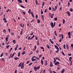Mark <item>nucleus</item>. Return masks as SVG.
Returning <instances> with one entry per match:
<instances>
[{"label":"nucleus","mask_w":73,"mask_h":73,"mask_svg":"<svg viewBox=\"0 0 73 73\" xmlns=\"http://www.w3.org/2000/svg\"><path fill=\"white\" fill-rule=\"evenodd\" d=\"M43 11H42V9H41V15H42L43 14Z\"/></svg>","instance_id":"41"},{"label":"nucleus","mask_w":73,"mask_h":73,"mask_svg":"<svg viewBox=\"0 0 73 73\" xmlns=\"http://www.w3.org/2000/svg\"><path fill=\"white\" fill-rule=\"evenodd\" d=\"M20 52H19L18 53V57H20Z\"/></svg>","instance_id":"44"},{"label":"nucleus","mask_w":73,"mask_h":73,"mask_svg":"<svg viewBox=\"0 0 73 73\" xmlns=\"http://www.w3.org/2000/svg\"><path fill=\"white\" fill-rule=\"evenodd\" d=\"M62 21H63V23L64 24H65V19H63L62 20Z\"/></svg>","instance_id":"26"},{"label":"nucleus","mask_w":73,"mask_h":73,"mask_svg":"<svg viewBox=\"0 0 73 73\" xmlns=\"http://www.w3.org/2000/svg\"><path fill=\"white\" fill-rule=\"evenodd\" d=\"M35 52L36 53H38V50H36V51Z\"/></svg>","instance_id":"60"},{"label":"nucleus","mask_w":73,"mask_h":73,"mask_svg":"<svg viewBox=\"0 0 73 73\" xmlns=\"http://www.w3.org/2000/svg\"><path fill=\"white\" fill-rule=\"evenodd\" d=\"M41 63L42 65H43V64H44V62H43V60H42V59H41Z\"/></svg>","instance_id":"12"},{"label":"nucleus","mask_w":73,"mask_h":73,"mask_svg":"<svg viewBox=\"0 0 73 73\" xmlns=\"http://www.w3.org/2000/svg\"><path fill=\"white\" fill-rule=\"evenodd\" d=\"M66 13L67 14H68V16H70V12H69V11L67 12Z\"/></svg>","instance_id":"8"},{"label":"nucleus","mask_w":73,"mask_h":73,"mask_svg":"<svg viewBox=\"0 0 73 73\" xmlns=\"http://www.w3.org/2000/svg\"><path fill=\"white\" fill-rule=\"evenodd\" d=\"M54 20L55 21H57V18H55Z\"/></svg>","instance_id":"55"},{"label":"nucleus","mask_w":73,"mask_h":73,"mask_svg":"<svg viewBox=\"0 0 73 73\" xmlns=\"http://www.w3.org/2000/svg\"><path fill=\"white\" fill-rule=\"evenodd\" d=\"M68 36H71V33L69 32L68 33Z\"/></svg>","instance_id":"33"},{"label":"nucleus","mask_w":73,"mask_h":73,"mask_svg":"<svg viewBox=\"0 0 73 73\" xmlns=\"http://www.w3.org/2000/svg\"><path fill=\"white\" fill-rule=\"evenodd\" d=\"M22 63V62H21L20 63L18 66V67H20L21 66V63Z\"/></svg>","instance_id":"18"},{"label":"nucleus","mask_w":73,"mask_h":73,"mask_svg":"<svg viewBox=\"0 0 73 73\" xmlns=\"http://www.w3.org/2000/svg\"><path fill=\"white\" fill-rule=\"evenodd\" d=\"M20 26L21 27L24 28V24H23L22 25V23H21L20 24Z\"/></svg>","instance_id":"7"},{"label":"nucleus","mask_w":73,"mask_h":73,"mask_svg":"<svg viewBox=\"0 0 73 73\" xmlns=\"http://www.w3.org/2000/svg\"><path fill=\"white\" fill-rule=\"evenodd\" d=\"M23 32V31H21V33H20V35H22Z\"/></svg>","instance_id":"50"},{"label":"nucleus","mask_w":73,"mask_h":73,"mask_svg":"<svg viewBox=\"0 0 73 73\" xmlns=\"http://www.w3.org/2000/svg\"><path fill=\"white\" fill-rule=\"evenodd\" d=\"M1 60L3 61V62H4V61H5V59L4 58H2L1 59Z\"/></svg>","instance_id":"14"},{"label":"nucleus","mask_w":73,"mask_h":73,"mask_svg":"<svg viewBox=\"0 0 73 73\" xmlns=\"http://www.w3.org/2000/svg\"><path fill=\"white\" fill-rule=\"evenodd\" d=\"M48 62V61H47V60H46L45 61V66H46V65H47L48 64L47 63Z\"/></svg>","instance_id":"13"},{"label":"nucleus","mask_w":73,"mask_h":73,"mask_svg":"<svg viewBox=\"0 0 73 73\" xmlns=\"http://www.w3.org/2000/svg\"><path fill=\"white\" fill-rule=\"evenodd\" d=\"M50 67H52V66H53V64H50Z\"/></svg>","instance_id":"40"},{"label":"nucleus","mask_w":73,"mask_h":73,"mask_svg":"<svg viewBox=\"0 0 73 73\" xmlns=\"http://www.w3.org/2000/svg\"><path fill=\"white\" fill-rule=\"evenodd\" d=\"M62 54L63 55V56H65V54H64V53L63 52H62Z\"/></svg>","instance_id":"47"},{"label":"nucleus","mask_w":73,"mask_h":73,"mask_svg":"<svg viewBox=\"0 0 73 73\" xmlns=\"http://www.w3.org/2000/svg\"><path fill=\"white\" fill-rule=\"evenodd\" d=\"M9 35H8L7 37L5 38V40L6 42H8V38H9Z\"/></svg>","instance_id":"4"},{"label":"nucleus","mask_w":73,"mask_h":73,"mask_svg":"<svg viewBox=\"0 0 73 73\" xmlns=\"http://www.w3.org/2000/svg\"><path fill=\"white\" fill-rule=\"evenodd\" d=\"M37 23L38 24L39 23H40V19H37Z\"/></svg>","instance_id":"20"},{"label":"nucleus","mask_w":73,"mask_h":73,"mask_svg":"<svg viewBox=\"0 0 73 73\" xmlns=\"http://www.w3.org/2000/svg\"><path fill=\"white\" fill-rule=\"evenodd\" d=\"M57 50L55 52V53H58V51H59V49H57Z\"/></svg>","instance_id":"37"},{"label":"nucleus","mask_w":73,"mask_h":73,"mask_svg":"<svg viewBox=\"0 0 73 73\" xmlns=\"http://www.w3.org/2000/svg\"><path fill=\"white\" fill-rule=\"evenodd\" d=\"M37 18H38V15H36L35 16V18L36 19H37Z\"/></svg>","instance_id":"57"},{"label":"nucleus","mask_w":73,"mask_h":73,"mask_svg":"<svg viewBox=\"0 0 73 73\" xmlns=\"http://www.w3.org/2000/svg\"><path fill=\"white\" fill-rule=\"evenodd\" d=\"M65 72V69H63L61 71V73H63Z\"/></svg>","instance_id":"22"},{"label":"nucleus","mask_w":73,"mask_h":73,"mask_svg":"<svg viewBox=\"0 0 73 73\" xmlns=\"http://www.w3.org/2000/svg\"><path fill=\"white\" fill-rule=\"evenodd\" d=\"M33 32L31 33V34H30V35L31 36H32V35H33Z\"/></svg>","instance_id":"62"},{"label":"nucleus","mask_w":73,"mask_h":73,"mask_svg":"<svg viewBox=\"0 0 73 73\" xmlns=\"http://www.w3.org/2000/svg\"><path fill=\"white\" fill-rule=\"evenodd\" d=\"M49 9L50 11H51V10L52 9V8H51V7H49Z\"/></svg>","instance_id":"63"},{"label":"nucleus","mask_w":73,"mask_h":73,"mask_svg":"<svg viewBox=\"0 0 73 73\" xmlns=\"http://www.w3.org/2000/svg\"><path fill=\"white\" fill-rule=\"evenodd\" d=\"M63 47L64 49H65V44H64L63 45Z\"/></svg>","instance_id":"61"},{"label":"nucleus","mask_w":73,"mask_h":73,"mask_svg":"<svg viewBox=\"0 0 73 73\" xmlns=\"http://www.w3.org/2000/svg\"><path fill=\"white\" fill-rule=\"evenodd\" d=\"M35 3L36 4V5H38V2H37V0H36L35 1Z\"/></svg>","instance_id":"51"},{"label":"nucleus","mask_w":73,"mask_h":73,"mask_svg":"<svg viewBox=\"0 0 73 73\" xmlns=\"http://www.w3.org/2000/svg\"><path fill=\"white\" fill-rule=\"evenodd\" d=\"M3 53H2L1 55L0 56V57H3Z\"/></svg>","instance_id":"42"},{"label":"nucleus","mask_w":73,"mask_h":73,"mask_svg":"<svg viewBox=\"0 0 73 73\" xmlns=\"http://www.w3.org/2000/svg\"><path fill=\"white\" fill-rule=\"evenodd\" d=\"M31 60H32V62L35 61V59H33V58H32Z\"/></svg>","instance_id":"29"},{"label":"nucleus","mask_w":73,"mask_h":73,"mask_svg":"<svg viewBox=\"0 0 73 73\" xmlns=\"http://www.w3.org/2000/svg\"><path fill=\"white\" fill-rule=\"evenodd\" d=\"M31 36H30L28 38H27V40H30V38H31Z\"/></svg>","instance_id":"56"},{"label":"nucleus","mask_w":73,"mask_h":73,"mask_svg":"<svg viewBox=\"0 0 73 73\" xmlns=\"http://www.w3.org/2000/svg\"><path fill=\"white\" fill-rule=\"evenodd\" d=\"M57 5H56V6H55L54 8V7H52V11H56L57 10Z\"/></svg>","instance_id":"1"},{"label":"nucleus","mask_w":73,"mask_h":73,"mask_svg":"<svg viewBox=\"0 0 73 73\" xmlns=\"http://www.w3.org/2000/svg\"><path fill=\"white\" fill-rule=\"evenodd\" d=\"M47 46L48 48V49H50V47H49V45H47Z\"/></svg>","instance_id":"49"},{"label":"nucleus","mask_w":73,"mask_h":73,"mask_svg":"<svg viewBox=\"0 0 73 73\" xmlns=\"http://www.w3.org/2000/svg\"><path fill=\"white\" fill-rule=\"evenodd\" d=\"M37 45H40L39 44V40H37Z\"/></svg>","instance_id":"23"},{"label":"nucleus","mask_w":73,"mask_h":73,"mask_svg":"<svg viewBox=\"0 0 73 73\" xmlns=\"http://www.w3.org/2000/svg\"><path fill=\"white\" fill-rule=\"evenodd\" d=\"M18 47V45L17 44L16 45V47H15V51H16V50H17V49Z\"/></svg>","instance_id":"10"},{"label":"nucleus","mask_w":73,"mask_h":73,"mask_svg":"<svg viewBox=\"0 0 73 73\" xmlns=\"http://www.w3.org/2000/svg\"><path fill=\"white\" fill-rule=\"evenodd\" d=\"M55 65H58L60 64V62H56L54 63Z\"/></svg>","instance_id":"6"},{"label":"nucleus","mask_w":73,"mask_h":73,"mask_svg":"<svg viewBox=\"0 0 73 73\" xmlns=\"http://www.w3.org/2000/svg\"><path fill=\"white\" fill-rule=\"evenodd\" d=\"M14 55H15V53H14L12 54V56H11V58H12V57H13L14 56Z\"/></svg>","instance_id":"36"},{"label":"nucleus","mask_w":73,"mask_h":73,"mask_svg":"<svg viewBox=\"0 0 73 73\" xmlns=\"http://www.w3.org/2000/svg\"><path fill=\"white\" fill-rule=\"evenodd\" d=\"M35 38L36 40H37L38 38H37V36L35 35Z\"/></svg>","instance_id":"43"},{"label":"nucleus","mask_w":73,"mask_h":73,"mask_svg":"<svg viewBox=\"0 0 73 73\" xmlns=\"http://www.w3.org/2000/svg\"><path fill=\"white\" fill-rule=\"evenodd\" d=\"M22 54H25V52L23 51V52L21 53Z\"/></svg>","instance_id":"35"},{"label":"nucleus","mask_w":73,"mask_h":73,"mask_svg":"<svg viewBox=\"0 0 73 73\" xmlns=\"http://www.w3.org/2000/svg\"><path fill=\"white\" fill-rule=\"evenodd\" d=\"M34 69L35 70V71H37V68L36 67V66H35L34 67Z\"/></svg>","instance_id":"24"},{"label":"nucleus","mask_w":73,"mask_h":73,"mask_svg":"<svg viewBox=\"0 0 73 73\" xmlns=\"http://www.w3.org/2000/svg\"><path fill=\"white\" fill-rule=\"evenodd\" d=\"M9 12H11V10L9 9L7 10L6 11L7 13H8V12H9Z\"/></svg>","instance_id":"31"},{"label":"nucleus","mask_w":73,"mask_h":73,"mask_svg":"<svg viewBox=\"0 0 73 73\" xmlns=\"http://www.w3.org/2000/svg\"><path fill=\"white\" fill-rule=\"evenodd\" d=\"M40 68V66H39L36 67V69H39Z\"/></svg>","instance_id":"39"},{"label":"nucleus","mask_w":73,"mask_h":73,"mask_svg":"<svg viewBox=\"0 0 73 73\" xmlns=\"http://www.w3.org/2000/svg\"><path fill=\"white\" fill-rule=\"evenodd\" d=\"M3 33H6V30L5 29L3 30Z\"/></svg>","instance_id":"28"},{"label":"nucleus","mask_w":73,"mask_h":73,"mask_svg":"<svg viewBox=\"0 0 73 73\" xmlns=\"http://www.w3.org/2000/svg\"><path fill=\"white\" fill-rule=\"evenodd\" d=\"M33 64V63H30L29 64V66H31V65H32Z\"/></svg>","instance_id":"52"},{"label":"nucleus","mask_w":73,"mask_h":73,"mask_svg":"<svg viewBox=\"0 0 73 73\" xmlns=\"http://www.w3.org/2000/svg\"><path fill=\"white\" fill-rule=\"evenodd\" d=\"M19 58H18V57H15L14 58V59L15 60H19Z\"/></svg>","instance_id":"16"},{"label":"nucleus","mask_w":73,"mask_h":73,"mask_svg":"<svg viewBox=\"0 0 73 73\" xmlns=\"http://www.w3.org/2000/svg\"><path fill=\"white\" fill-rule=\"evenodd\" d=\"M35 35H33V36H32L31 38L30 39H29V40H32V39L33 38H34V37H35Z\"/></svg>","instance_id":"19"},{"label":"nucleus","mask_w":73,"mask_h":73,"mask_svg":"<svg viewBox=\"0 0 73 73\" xmlns=\"http://www.w3.org/2000/svg\"><path fill=\"white\" fill-rule=\"evenodd\" d=\"M31 16H32V17H33V18H34L35 16H34V15H33V12H31Z\"/></svg>","instance_id":"9"},{"label":"nucleus","mask_w":73,"mask_h":73,"mask_svg":"<svg viewBox=\"0 0 73 73\" xmlns=\"http://www.w3.org/2000/svg\"><path fill=\"white\" fill-rule=\"evenodd\" d=\"M31 9H29L28 11L29 13V14H31Z\"/></svg>","instance_id":"25"},{"label":"nucleus","mask_w":73,"mask_h":73,"mask_svg":"<svg viewBox=\"0 0 73 73\" xmlns=\"http://www.w3.org/2000/svg\"><path fill=\"white\" fill-rule=\"evenodd\" d=\"M6 48H7V49H8V48L9 47V45H7L6 46Z\"/></svg>","instance_id":"46"},{"label":"nucleus","mask_w":73,"mask_h":73,"mask_svg":"<svg viewBox=\"0 0 73 73\" xmlns=\"http://www.w3.org/2000/svg\"><path fill=\"white\" fill-rule=\"evenodd\" d=\"M19 2V3H23V1L21 0H18Z\"/></svg>","instance_id":"32"},{"label":"nucleus","mask_w":73,"mask_h":73,"mask_svg":"<svg viewBox=\"0 0 73 73\" xmlns=\"http://www.w3.org/2000/svg\"><path fill=\"white\" fill-rule=\"evenodd\" d=\"M61 35L62 36V40H63V39L64 38V35H62V34H61Z\"/></svg>","instance_id":"38"},{"label":"nucleus","mask_w":73,"mask_h":73,"mask_svg":"<svg viewBox=\"0 0 73 73\" xmlns=\"http://www.w3.org/2000/svg\"><path fill=\"white\" fill-rule=\"evenodd\" d=\"M42 6H44V2H42Z\"/></svg>","instance_id":"59"},{"label":"nucleus","mask_w":73,"mask_h":73,"mask_svg":"<svg viewBox=\"0 0 73 73\" xmlns=\"http://www.w3.org/2000/svg\"><path fill=\"white\" fill-rule=\"evenodd\" d=\"M13 42L14 44H16V40H13Z\"/></svg>","instance_id":"21"},{"label":"nucleus","mask_w":73,"mask_h":73,"mask_svg":"<svg viewBox=\"0 0 73 73\" xmlns=\"http://www.w3.org/2000/svg\"><path fill=\"white\" fill-rule=\"evenodd\" d=\"M12 49H13L11 47V48L10 50L9 51V52H11V51L12 50Z\"/></svg>","instance_id":"53"},{"label":"nucleus","mask_w":73,"mask_h":73,"mask_svg":"<svg viewBox=\"0 0 73 73\" xmlns=\"http://www.w3.org/2000/svg\"><path fill=\"white\" fill-rule=\"evenodd\" d=\"M54 63H55L56 62H57V60L56 59V58H54Z\"/></svg>","instance_id":"15"},{"label":"nucleus","mask_w":73,"mask_h":73,"mask_svg":"<svg viewBox=\"0 0 73 73\" xmlns=\"http://www.w3.org/2000/svg\"><path fill=\"white\" fill-rule=\"evenodd\" d=\"M40 48L41 49H44V48L43 47H41Z\"/></svg>","instance_id":"54"},{"label":"nucleus","mask_w":73,"mask_h":73,"mask_svg":"<svg viewBox=\"0 0 73 73\" xmlns=\"http://www.w3.org/2000/svg\"><path fill=\"white\" fill-rule=\"evenodd\" d=\"M66 46L68 50H69V46H68V44L66 45Z\"/></svg>","instance_id":"27"},{"label":"nucleus","mask_w":73,"mask_h":73,"mask_svg":"<svg viewBox=\"0 0 73 73\" xmlns=\"http://www.w3.org/2000/svg\"><path fill=\"white\" fill-rule=\"evenodd\" d=\"M50 25H51V27L52 28H53L54 27V25H53V22L50 23Z\"/></svg>","instance_id":"5"},{"label":"nucleus","mask_w":73,"mask_h":73,"mask_svg":"<svg viewBox=\"0 0 73 73\" xmlns=\"http://www.w3.org/2000/svg\"><path fill=\"white\" fill-rule=\"evenodd\" d=\"M71 46L72 47V48L73 47V44H71Z\"/></svg>","instance_id":"64"},{"label":"nucleus","mask_w":73,"mask_h":73,"mask_svg":"<svg viewBox=\"0 0 73 73\" xmlns=\"http://www.w3.org/2000/svg\"><path fill=\"white\" fill-rule=\"evenodd\" d=\"M24 62H23L21 65V69H23L24 68Z\"/></svg>","instance_id":"3"},{"label":"nucleus","mask_w":73,"mask_h":73,"mask_svg":"<svg viewBox=\"0 0 73 73\" xmlns=\"http://www.w3.org/2000/svg\"><path fill=\"white\" fill-rule=\"evenodd\" d=\"M12 54H11L10 56L8 58V59H11V55H12Z\"/></svg>","instance_id":"34"},{"label":"nucleus","mask_w":73,"mask_h":73,"mask_svg":"<svg viewBox=\"0 0 73 73\" xmlns=\"http://www.w3.org/2000/svg\"><path fill=\"white\" fill-rule=\"evenodd\" d=\"M42 19V20L43 21H44V16H42V15H41Z\"/></svg>","instance_id":"17"},{"label":"nucleus","mask_w":73,"mask_h":73,"mask_svg":"<svg viewBox=\"0 0 73 73\" xmlns=\"http://www.w3.org/2000/svg\"><path fill=\"white\" fill-rule=\"evenodd\" d=\"M70 10L71 12H73V9L71 8L70 9Z\"/></svg>","instance_id":"58"},{"label":"nucleus","mask_w":73,"mask_h":73,"mask_svg":"<svg viewBox=\"0 0 73 73\" xmlns=\"http://www.w3.org/2000/svg\"><path fill=\"white\" fill-rule=\"evenodd\" d=\"M72 59V57H69V60H71Z\"/></svg>","instance_id":"45"},{"label":"nucleus","mask_w":73,"mask_h":73,"mask_svg":"<svg viewBox=\"0 0 73 73\" xmlns=\"http://www.w3.org/2000/svg\"><path fill=\"white\" fill-rule=\"evenodd\" d=\"M20 6L22 8H25V7H24L23 6L21 5Z\"/></svg>","instance_id":"48"},{"label":"nucleus","mask_w":73,"mask_h":73,"mask_svg":"<svg viewBox=\"0 0 73 73\" xmlns=\"http://www.w3.org/2000/svg\"><path fill=\"white\" fill-rule=\"evenodd\" d=\"M69 61H70V65H72V60H70Z\"/></svg>","instance_id":"30"},{"label":"nucleus","mask_w":73,"mask_h":73,"mask_svg":"<svg viewBox=\"0 0 73 73\" xmlns=\"http://www.w3.org/2000/svg\"><path fill=\"white\" fill-rule=\"evenodd\" d=\"M49 15H50V16L49 15V17H50L51 19H52L53 17V16H54V14H51L50 13H49Z\"/></svg>","instance_id":"2"},{"label":"nucleus","mask_w":73,"mask_h":73,"mask_svg":"<svg viewBox=\"0 0 73 73\" xmlns=\"http://www.w3.org/2000/svg\"><path fill=\"white\" fill-rule=\"evenodd\" d=\"M55 48L56 49H59V48H58V46H57L56 45H55Z\"/></svg>","instance_id":"11"}]
</instances>
